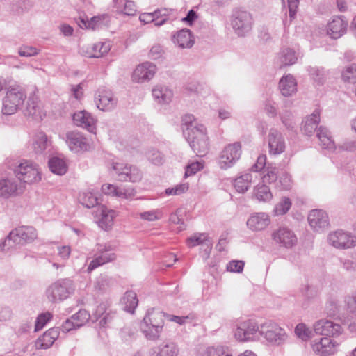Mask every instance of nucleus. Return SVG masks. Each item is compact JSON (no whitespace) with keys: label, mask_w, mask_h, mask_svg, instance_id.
Here are the masks:
<instances>
[{"label":"nucleus","mask_w":356,"mask_h":356,"mask_svg":"<svg viewBox=\"0 0 356 356\" xmlns=\"http://www.w3.org/2000/svg\"><path fill=\"white\" fill-rule=\"evenodd\" d=\"M33 145L36 153H42L49 145L47 135L43 132L38 133L35 136Z\"/></svg>","instance_id":"obj_45"},{"label":"nucleus","mask_w":356,"mask_h":356,"mask_svg":"<svg viewBox=\"0 0 356 356\" xmlns=\"http://www.w3.org/2000/svg\"><path fill=\"white\" fill-rule=\"evenodd\" d=\"M252 176L250 173H245L234 179V186L237 192L243 193L250 186Z\"/></svg>","instance_id":"obj_41"},{"label":"nucleus","mask_w":356,"mask_h":356,"mask_svg":"<svg viewBox=\"0 0 356 356\" xmlns=\"http://www.w3.org/2000/svg\"><path fill=\"white\" fill-rule=\"evenodd\" d=\"M342 78L346 82L356 83V64L347 67L342 73Z\"/></svg>","instance_id":"obj_52"},{"label":"nucleus","mask_w":356,"mask_h":356,"mask_svg":"<svg viewBox=\"0 0 356 356\" xmlns=\"http://www.w3.org/2000/svg\"><path fill=\"white\" fill-rule=\"evenodd\" d=\"M181 213V210L180 209H178L174 213L170 214L169 218V220L172 223L181 225L179 227V231H181L185 229V225Z\"/></svg>","instance_id":"obj_62"},{"label":"nucleus","mask_w":356,"mask_h":356,"mask_svg":"<svg viewBox=\"0 0 356 356\" xmlns=\"http://www.w3.org/2000/svg\"><path fill=\"white\" fill-rule=\"evenodd\" d=\"M301 293L305 299L307 300H312L315 299L318 296L317 289L308 284L304 285L301 288Z\"/></svg>","instance_id":"obj_56"},{"label":"nucleus","mask_w":356,"mask_h":356,"mask_svg":"<svg viewBox=\"0 0 356 356\" xmlns=\"http://www.w3.org/2000/svg\"><path fill=\"white\" fill-rule=\"evenodd\" d=\"M270 220L266 213H256L252 214L247 221V226L252 231L264 229L269 224Z\"/></svg>","instance_id":"obj_27"},{"label":"nucleus","mask_w":356,"mask_h":356,"mask_svg":"<svg viewBox=\"0 0 356 356\" xmlns=\"http://www.w3.org/2000/svg\"><path fill=\"white\" fill-rule=\"evenodd\" d=\"M341 306L335 296H330L325 305V312L330 316H335L340 312Z\"/></svg>","instance_id":"obj_48"},{"label":"nucleus","mask_w":356,"mask_h":356,"mask_svg":"<svg viewBox=\"0 0 356 356\" xmlns=\"http://www.w3.org/2000/svg\"><path fill=\"white\" fill-rule=\"evenodd\" d=\"M272 237L275 243L286 248L293 247L297 243L296 236L287 227H280L273 232Z\"/></svg>","instance_id":"obj_18"},{"label":"nucleus","mask_w":356,"mask_h":356,"mask_svg":"<svg viewBox=\"0 0 356 356\" xmlns=\"http://www.w3.org/2000/svg\"><path fill=\"white\" fill-rule=\"evenodd\" d=\"M95 102L99 110L109 111L115 107L118 100L111 90L102 87L95 94Z\"/></svg>","instance_id":"obj_12"},{"label":"nucleus","mask_w":356,"mask_h":356,"mask_svg":"<svg viewBox=\"0 0 356 356\" xmlns=\"http://www.w3.org/2000/svg\"><path fill=\"white\" fill-rule=\"evenodd\" d=\"M297 60L296 52L289 49H284L280 54V61L281 66H288L294 64Z\"/></svg>","instance_id":"obj_47"},{"label":"nucleus","mask_w":356,"mask_h":356,"mask_svg":"<svg viewBox=\"0 0 356 356\" xmlns=\"http://www.w3.org/2000/svg\"><path fill=\"white\" fill-rule=\"evenodd\" d=\"M100 213V218L98 221L99 226L104 230L109 229L113 224L115 217V211L107 209L105 206L102 205L99 207Z\"/></svg>","instance_id":"obj_34"},{"label":"nucleus","mask_w":356,"mask_h":356,"mask_svg":"<svg viewBox=\"0 0 356 356\" xmlns=\"http://www.w3.org/2000/svg\"><path fill=\"white\" fill-rule=\"evenodd\" d=\"M279 88L283 96L289 97L297 92V83L292 75L288 74L280 80Z\"/></svg>","instance_id":"obj_30"},{"label":"nucleus","mask_w":356,"mask_h":356,"mask_svg":"<svg viewBox=\"0 0 356 356\" xmlns=\"http://www.w3.org/2000/svg\"><path fill=\"white\" fill-rule=\"evenodd\" d=\"M72 319L74 320L76 327H81L85 325L90 319V315L86 309H80L75 314L72 315Z\"/></svg>","instance_id":"obj_49"},{"label":"nucleus","mask_w":356,"mask_h":356,"mask_svg":"<svg viewBox=\"0 0 356 356\" xmlns=\"http://www.w3.org/2000/svg\"><path fill=\"white\" fill-rule=\"evenodd\" d=\"M281 120L287 129L293 130L295 127L296 123L293 120V116L291 112L289 111H284L281 115Z\"/></svg>","instance_id":"obj_59"},{"label":"nucleus","mask_w":356,"mask_h":356,"mask_svg":"<svg viewBox=\"0 0 356 356\" xmlns=\"http://www.w3.org/2000/svg\"><path fill=\"white\" fill-rule=\"evenodd\" d=\"M241 145L240 143H234L227 145L220 156V168L227 169L232 167L241 157Z\"/></svg>","instance_id":"obj_11"},{"label":"nucleus","mask_w":356,"mask_h":356,"mask_svg":"<svg viewBox=\"0 0 356 356\" xmlns=\"http://www.w3.org/2000/svg\"><path fill=\"white\" fill-rule=\"evenodd\" d=\"M24 186L19 180L14 178L0 179V197L9 198L21 195L24 191Z\"/></svg>","instance_id":"obj_14"},{"label":"nucleus","mask_w":356,"mask_h":356,"mask_svg":"<svg viewBox=\"0 0 356 356\" xmlns=\"http://www.w3.org/2000/svg\"><path fill=\"white\" fill-rule=\"evenodd\" d=\"M259 334L269 342L277 344L281 343L285 339L284 330L272 321H266L260 325Z\"/></svg>","instance_id":"obj_8"},{"label":"nucleus","mask_w":356,"mask_h":356,"mask_svg":"<svg viewBox=\"0 0 356 356\" xmlns=\"http://www.w3.org/2000/svg\"><path fill=\"white\" fill-rule=\"evenodd\" d=\"M152 95L159 104H168L171 101L172 92L165 86H156L152 90Z\"/></svg>","instance_id":"obj_38"},{"label":"nucleus","mask_w":356,"mask_h":356,"mask_svg":"<svg viewBox=\"0 0 356 356\" xmlns=\"http://www.w3.org/2000/svg\"><path fill=\"white\" fill-rule=\"evenodd\" d=\"M26 99V93L22 86H9L3 99L2 113L6 115L15 114L22 108Z\"/></svg>","instance_id":"obj_3"},{"label":"nucleus","mask_w":356,"mask_h":356,"mask_svg":"<svg viewBox=\"0 0 356 356\" xmlns=\"http://www.w3.org/2000/svg\"><path fill=\"white\" fill-rule=\"evenodd\" d=\"M32 163L30 161H21L15 168L14 172L20 182L22 183V177H24L26 174L28 172V170H26V166L31 165Z\"/></svg>","instance_id":"obj_54"},{"label":"nucleus","mask_w":356,"mask_h":356,"mask_svg":"<svg viewBox=\"0 0 356 356\" xmlns=\"http://www.w3.org/2000/svg\"><path fill=\"white\" fill-rule=\"evenodd\" d=\"M309 74L312 78L316 82L322 83L326 78V72L323 67H311Z\"/></svg>","instance_id":"obj_55"},{"label":"nucleus","mask_w":356,"mask_h":356,"mask_svg":"<svg viewBox=\"0 0 356 356\" xmlns=\"http://www.w3.org/2000/svg\"><path fill=\"white\" fill-rule=\"evenodd\" d=\"M102 191L104 194L124 199L131 198L136 194L133 188L119 187L110 184H103Z\"/></svg>","instance_id":"obj_23"},{"label":"nucleus","mask_w":356,"mask_h":356,"mask_svg":"<svg viewBox=\"0 0 356 356\" xmlns=\"http://www.w3.org/2000/svg\"><path fill=\"white\" fill-rule=\"evenodd\" d=\"M27 174L22 177V181L27 184H33L39 181L41 179L40 173L37 165L33 163L31 165L26 166Z\"/></svg>","instance_id":"obj_44"},{"label":"nucleus","mask_w":356,"mask_h":356,"mask_svg":"<svg viewBox=\"0 0 356 356\" xmlns=\"http://www.w3.org/2000/svg\"><path fill=\"white\" fill-rule=\"evenodd\" d=\"M18 54L22 57H31L38 55L39 50L32 46L22 45L19 47Z\"/></svg>","instance_id":"obj_57"},{"label":"nucleus","mask_w":356,"mask_h":356,"mask_svg":"<svg viewBox=\"0 0 356 356\" xmlns=\"http://www.w3.org/2000/svg\"><path fill=\"white\" fill-rule=\"evenodd\" d=\"M345 308L347 312L356 316V292L344 298Z\"/></svg>","instance_id":"obj_53"},{"label":"nucleus","mask_w":356,"mask_h":356,"mask_svg":"<svg viewBox=\"0 0 356 356\" xmlns=\"http://www.w3.org/2000/svg\"><path fill=\"white\" fill-rule=\"evenodd\" d=\"M319 122L320 113L318 111H314L312 115L307 117L302 122V132L306 136H312L316 130Z\"/></svg>","instance_id":"obj_32"},{"label":"nucleus","mask_w":356,"mask_h":356,"mask_svg":"<svg viewBox=\"0 0 356 356\" xmlns=\"http://www.w3.org/2000/svg\"><path fill=\"white\" fill-rule=\"evenodd\" d=\"M295 333L296 335L304 341H306L309 337V330L306 327V325L303 323H299L297 325L295 329Z\"/></svg>","instance_id":"obj_64"},{"label":"nucleus","mask_w":356,"mask_h":356,"mask_svg":"<svg viewBox=\"0 0 356 356\" xmlns=\"http://www.w3.org/2000/svg\"><path fill=\"white\" fill-rule=\"evenodd\" d=\"M59 333L58 327L49 329L42 337L38 339L36 346L39 348L42 349H47L50 348L59 337Z\"/></svg>","instance_id":"obj_29"},{"label":"nucleus","mask_w":356,"mask_h":356,"mask_svg":"<svg viewBox=\"0 0 356 356\" xmlns=\"http://www.w3.org/2000/svg\"><path fill=\"white\" fill-rule=\"evenodd\" d=\"M163 314L154 308L147 310L140 324V328L145 338L156 341L160 338L164 325Z\"/></svg>","instance_id":"obj_1"},{"label":"nucleus","mask_w":356,"mask_h":356,"mask_svg":"<svg viewBox=\"0 0 356 356\" xmlns=\"http://www.w3.org/2000/svg\"><path fill=\"white\" fill-rule=\"evenodd\" d=\"M337 343L334 340L325 337L321 338L319 342L313 344V350L321 356H330L337 350Z\"/></svg>","instance_id":"obj_24"},{"label":"nucleus","mask_w":356,"mask_h":356,"mask_svg":"<svg viewBox=\"0 0 356 356\" xmlns=\"http://www.w3.org/2000/svg\"><path fill=\"white\" fill-rule=\"evenodd\" d=\"M179 350L174 343L161 344L151 348L149 356H177Z\"/></svg>","instance_id":"obj_31"},{"label":"nucleus","mask_w":356,"mask_h":356,"mask_svg":"<svg viewBox=\"0 0 356 356\" xmlns=\"http://www.w3.org/2000/svg\"><path fill=\"white\" fill-rule=\"evenodd\" d=\"M66 143L70 149L75 152H86L90 148L86 138L77 131L69 132L66 136Z\"/></svg>","instance_id":"obj_22"},{"label":"nucleus","mask_w":356,"mask_h":356,"mask_svg":"<svg viewBox=\"0 0 356 356\" xmlns=\"http://www.w3.org/2000/svg\"><path fill=\"white\" fill-rule=\"evenodd\" d=\"M259 333V326L253 320H245L241 322L234 331V337L238 341H248L254 339Z\"/></svg>","instance_id":"obj_10"},{"label":"nucleus","mask_w":356,"mask_h":356,"mask_svg":"<svg viewBox=\"0 0 356 356\" xmlns=\"http://www.w3.org/2000/svg\"><path fill=\"white\" fill-rule=\"evenodd\" d=\"M25 114L38 122L42 120L43 118L46 115L42 103L37 97L29 98Z\"/></svg>","instance_id":"obj_25"},{"label":"nucleus","mask_w":356,"mask_h":356,"mask_svg":"<svg viewBox=\"0 0 356 356\" xmlns=\"http://www.w3.org/2000/svg\"><path fill=\"white\" fill-rule=\"evenodd\" d=\"M314 330L318 334L330 337H339L343 332V329L339 323L327 319H321L316 321L314 325Z\"/></svg>","instance_id":"obj_15"},{"label":"nucleus","mask_w":356,"mask_h":356,"mask_svg":"<svg viewBox=\"0 0 356 356\" xmlns=\"http://www.w3.org/2000/svg\"><path fill=\"white\" fill-rule=\"evenodd\" d=\"M269 153L273 155H278L285 150L284 138L278 130L270 129L268 135Z\"/></svg>","instance_id":"obj_20"},{"label":"nucleus","mask_w":356,"mask_h":356,"mask_svg":"<svg viewBox=\"0 0 356 356\" xmlns=\"http://www.w3.org/2000/svg\"><path fill=\"white\" fill-rule=\"evenodd\" d=\"M113 169L117 174V178L120 181H139L142 178L140 171L134 166L123 163H114Z\"/></svg>","instance_id":"obj_13"},{"label":"nucleus","mask_w":356,"mask_h":356,"mask_svg":"<svg viewBox=\"0 0 356 356\" xmlns=\"http://www.w3.org/2000/svg\"><path fill=\"white\" fill-rule=\"evenodd\" d=\"M186 245L189 248H193L197 245H204L211 250L213 243L207 233H196L187 238Z\"/></svg>","instance_id":"obj_35"},{"label":"nucleus","mask_w":356,"mask_h":356,"mask_svg":"<svg viewBox=\"0 0 356 356\" xmlns=\"http://www.w3.org/2000/svg\"><path fill=\"white\" fill-rule=\"evenodd\" d=\"M291 207V202L289 198L288 197H283L280 200V202H278L273 210L275 215H284L286 213L288 212V211L290 209Z\"/></svg>","instance_id":"obj_50"},{"label":"nucleus","mask_w":356,"mask_h":356,"mask_svg":"<svg viewBox=\"0 0 356 356\" xmlns=\"http://www.w3.org/2000/svg\"><path fill=\"white\" fill-rule=\"evenodd\" d=\"M111 49L108 42H99L91 46L83 48V54L88 58H101L106 55Z\"/></svg>","instance_id":"obj_26"},{"label":"nucleus","mask_w":356,"mask_h":356,"mask_svg":"<svg viewBox=\"0 0 356 356\" xmlns=\"http://www.w3.org/2000/svg\"><path fill=\"white\" fill-rule=\"evenodd\" d=\"M174 44L181 49L191 48L194 44V40L189 29H184L177 32L172 37Z\"/></svg>","instance_id":"obj_28"},{"label":"nucleus","mask_w":356,"mask_h":356,"mask_svg":"<svg viewBox=\"0 0 356 356\" xmlns=\"http://www.w3.org/2000/svg\"><path fill=\"white\" fill-rule=\"evenodd\" d=\"M79 202L87 208H92L97 204V197L91 191H84L79 194Z\"/></svg>","instance_id":"obj_46"},{"label":"nucleus","mask_w":356,"mask_h":356,"mask_svg":"<svg viewBox=\"0 0 356 356\" xmlns=\"http://www.w3.org/2000/svg\"><path fill=\"white\" fill-rule=\"evenodd\" d=\"M195 120V117L191 114H186L182 117L181 127L186 138H191V134L195 131V128L202 125L197 124Z\"/></svg>","instance_id":"obj_36"},{"label":"nucleus","mask_w":356,"mask_h":356,"mask_svg":"<svg viewBox=\"0 0 356 356\" xmlns=\"http://www.w3.org/2000/svg\"><path fill=\"white\" fill-rule=\"evenodd\" d=\"M75 125L86 129L90 133L95 134L97 120L89 112L83 110L75 112L72 115Z\"/></svg>","instance_id":"obj_17"},{"label":"nucleus","mask_w":356,"mask_h":356,"mask_svg":"<svg viewBox=\"0 0 356 356\" xmlns=\"http://www.w3.org/2000/svg\"><path fill=\"white\" fill-rule=\"evenodd\" d=\"M348 22L344 17H334L328 23L327 33L332 39H338L347 31Z\"/></svg>","instance_id":"obj_21"},{"label":"nucleus","mask_w":356,"mask_h":356,"mask_svg":"<svg viewBox=\"0 0 356 356\" xmlns=\"http://www.w3.org/2000/svg\"><path fill=\"white\" fill-rule=\"evenodd\" d=\"M141 219L148 221H154L161 218V213L159 210H152L140 213Z\"/></svg>","instance_id":"obj_61"},{"label":"nucleus","mask_w":356,"mask_h":356,"mask_svg":"<svg viewBox=\"0 0 356 356\" xmlns=\"http://www.w3.org/2000/svg\"><path fill=\"white\" fill-rule=\"evenodd\" d=\"M121 303L126 312L134 314L138 304L136 293L133 291H127L121 300Z\"/></svg>","instance_id":"obj_37"},{"label":"nucleus","mask_w":356,"mask_h":356,"mask_svg":"<svg viewBox=\"0 0 356 356\" xmlns=\"http://www.w3.org/2000/svg\"><path fill=\"white\" fill-rule=\"evenodd\" d=\"M112 250L111 245H98L97 253L95 255V258L90 262L87 268V272L90 273L99 266L115 260L116 255L112 252Z\"/></svg>","instance_id":"obj_9"},{"label":"nucleus","mask_w":356,"mask_h":356,"mask_svg":"<svg viewBox=\"0 0 356 356\" xmlns=\"http://www.w3.org/2000/svg\"><path fill=\"white\" fill-rule=\"evenodd\" d=\"M37 231L31 226H21L13 229L0 244L1 250H10L16 245L33 242L37 238Z\"/></svg>","instance_id":"obj_2"},{"label":"nucleus","mask_w":356,"mask_h":356,"mask_svg":"<svg viewBox=\"0 0 356 356\" xmlns=\"http://www.w3.org/2000/svg\"><path fill=\"white\" fill-rule=\"evenodd\" d=\"M231 24L238 35L244 36L252 29V17L245 10H236L232 15Z\"/></svg>","instance_id":"obj_6"},{"label":"nucleus","mask_w":356,"mask_h":356,"mask_svg":"<svg viewBox=\"0 0 356 356\" xmlns=\"http://www.w3.org/2000/svg\"><path fill=\"white\" fill-rule=\"evenodd\" d=\"M267 172L263 176L264 183L272 184L277 181L278 169L275 167L268 168Z\"/></svg>","instance_id":"obj_58"},{"label":"nucleus","mask_w":356,"mask_h":356,"mask_svg":"<svg viewBox=\"0 0 356 356\" xmlns=\"http://www.w3.org/2000/svg\"><path fill=\"white\" fill-rule=\"evenodd\" d=\"M75 289L74 282L69 279H60L51 284L47 289L48 299L56 302L67 298Z\"/></svg>","instance_id":"obj_4"},{"label":"nucleus","mask_w":356,"mask_h":356,"mask_svg":"<svg viewBox=\"0 0 356 356\" xmlns=\"http://www.w3.org/2000/svg\"><path fill=\"white\" fill-rule=\"evenodd\" d=\"M194 153L198 156H204L209 149L207 130L204 125L197 127L191 134V138H186Z\"/></svg>","instance_id":"obj_5"},{"label":"nucleus","mask_w":356,"mask_h":356,"mask_svg":"<svg viewBox=\"0 0 356 356\" xmlns=\"http://www.w3.org/2000/svg\"><path fill=\"white\" fill-rule=\"evenodd\" d=\"M112 279L106 275H100L96 281L95 287L97 290L104 292L106 291L112 285Z\"/></svg>","instance_id":"obj_51"},{"label":"nucleus","mask_w":356,"mask_h":356,"mask_svg":"<svg viewBox=\"0 0 356 356\" xmlns=\"http://www.w3.org/2000/svg\"><path fill=\"white\" fill-rule=\"evenodd\" d=\"M316 136L319 140V144L323 149L329 151H334L335 149L334 142L332 138L330 132L326 127L321 126L317 130Z\"/></svg>","instance_id":"obj_33"},{"label":"nucleus","mask_w":356,"mask_h":356,"mask_svg":"<svg viewBox=\"0 0 356 356\" xmlns=\"http://www.w3.org/2000/svg\"><path fill=\"white\" fill-rule=\"evenodd\" d=\"M51 315L50 313L41 314L35 320V331L37 332L44 327L46 323L51 319Z\"/></svg>","instance_id":"obj_60"},{"label":"nucleus","mask_w":356,"mask_h":356,"mask_svg":"<svg viewBox=\"0 0 356 356\" xmlns=\"http://www.w3.org/2000/svg\"><path fill=\"white\" fill-rule=\"evenodd\" d=\"M245 263L241 260H232L227 265L228 271L233 273H241L243 270Z\"/></svg>","instance_id":"obj_63"},{"label":"nucleus","mask_w":356,"mask_h":356,"mask_svg":"<svg viewBox=\"0 0 356 356\" xmlns=\"http://www.w3.org/2000/svg\"><path fill=\"white\" fill-rule=\"evenodd\" d=\"M156 72V66L150 63L145 62L138 65L134 70L132 79L134 81L142 83L152 79Z\"/></svg>","instance_id":"obj_19"},{"label":"nucleus","mask_w":356,"mask_h":356,"mask_svg":"<svg viewBox=\"0 0 356 356\" xmlns=\"http://www.w3.org/2000/svg\"><path fill=\"white\" fill-rule=\"evenodd\" d=\"M197 356H232V355L227 348L218 346L200 348Z\"/></svg>","instance_id":"obj_39"},{"label":"nucleus","mask_w":356,"mask_h":356,"mask_svg":"<svg viewBox=\"0 0 356 356\" xmlns=\"http://www.w3.org/2000/svg\"><path fill=\"white\" fill-rule=\"evenodd\" d=\"M327 241L330 245L337 249H350L356 246V236L342 229L330 232Z\"/></svg>","instance_id":"obj_7"},{"label":"nucleus","mask_w":356,"mask_h":356,"mask_svg":"<svg viewBox=\"0 0 356 356\" xmlns=\"http://www.w3.org/2000/svg\"><path fill=\"white\" fill-rule=\"evenodd\" d=\"M49 168L50 170L56 175H63L67 170V165L65 161L58 157H53L49 161Z\"/></svg>","instance_id":"obj_42"},{"label":"nucleus","mask_w":356,"mask_h":356,"mask_svg":"<svg viewBox=\"0 0 356 356\" xmlns=\"http://www.w3.org/2000/svg\"><path fill=\"white\" fill-rule=\"evenodd\" d=\"M117 11L129 16H134L136 13L135 3L131 1L113 0Z\"/></svg>","instance_id":"obj_40"},{"label":"nucleus","mask_w":356,"mask_h":356,"mask_svg":"<svg viewBox=\"0 0 356 356\" xmlns=\"http://www.w3.org/2000/svg\"><path fill=\"white\" fill-rule=\"evenodd\" d=\"M310 227L316 232H321L330 226V220L326 211L322 209H313L308 215Z\"/></svg>","instance_id":"obj_16"},{"label":"nucleus","mask_w":356,"mask_h":356,"mask_svg":"<svg viewBox=\"0 0 356 356\" xmlns=\"http://www.w3.org/2000/svg\"><path fill=\"white\" fill-rule=\"evenodd\" d=\"M254 195L259 202H268L273 198L269 187L265 184L257 186L254 188Z\"/></svg>","instance_id":"obj_43"}]
</instances>
